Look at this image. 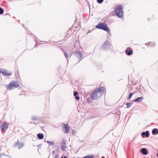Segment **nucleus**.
I'll list each match as a JSON object with an SVG mask.
<instances>
[{
	"mask_svg": "<svg viewBox=\"0 0 158 158\" xmlns=\"http://www.w3.org/2000/svg\"><path fill=\"white\" fill-rule=\"evenodd\" d=\"M104 88L103 87H99L95 89L90 95V98L94 100L100 98L104 93Z\"/></svg>",
	"mask_w": 158,
	"mask_h": 158,
	"instance_id": "f257e3e1",
	"label": "nucleus"
},
{
	"mask_svg": "<svg viewBox=\"0 0 158 158\" xmlns=\"http://www.w3.org/2000/svg\"><path fill=\"white\" fill-rule=\"evenodd\" d=\"M122 5H118L114 7V13L119 18H122L123 16L124 12Z\"/></svg>",
	"mask_w": 158,
	"mask_h": 158,
	"instance_id": "f03ea898",
	"label": "nucleus"
},
{
	"mask_svg": "<svg viewBox=\"0 0 158 158\" xmlns=\"http://www.w3.org/2000/svg\"><path fill=\"white\" fill-rule=\"evenodd\" d=\"M96 27L98 28L101 29L106 31H108L109 30L107 25L106 23H99L96 26Z\"/></svg>",
	"mask_w": 158,
	"mask_h": 158,
	"instance_id": "7ed1b4c3",
	"label": "nucleus"
},
{
	"mask_svg": "<svg viewBox=\"0 0 158 158\" xmlns=\"http://www.w3.org/2000/svg\"><path fill=\"white\" fill-rule=\"evenodd\" d=\"M19 85L16 82H11L9 85V88L10 89H12L14 88L18 87Z\"/></svg>",
	"mask_w": 158,
	"mask_h": 158,
	"instance_id": "20e7f679",
	"label": "nucleus"
},
{
	"mask_svg": "<svg viewBox=\"0 0 158 158\" xmlns=\"http://www.w3.org/2000/svg\"><path fill=\"white\" fill-rule=\"evenodd\" d=\"M74 54L76 57L79 60V62L82 59V54L81 52H74Z\"/></svg>",
	"mask_w": 158,
	"mask_h": 158,
	"instance_id": "39448f33",
	"label": "nucleus"
},
{
	"mask_svg": "<svg viewBox=\"0 0 158 158\" xmlns=\"http://www.w3.org/2000/svg\"><path fill=\"white\" fill-rule=\"evenodd\" d=\"M110 45L109 41H106L102 45V48L104 49H108L110 48Z\"/></svg>",
	"mask_w": 158,
	"mask_h": 158,
	"instance_id": "423d86ee",
	"label": "nucleus"
},
{
	"mask_svg": "<svg viewBox=\"0 0 158 158\" xmlns=\"http://www.w3.org/2000/svg\"><path fill=\"white\" fill-rule=\"evenodd\" d=\"M66 140L64 139L63 140L61 147V149L62 151H64L67 148L66 146Z\"/></svg>",
	"mask_w": 158,
	"mask_h": 158,
	"instance_id": "0eeeda50",
	"label": "nucleus"
},
{
	"mask_svg": "<svg viewBox=\"0 0 158 158\" xmlns=\"http://www.w3.org/2000/svg\"><path fill=\"white\" fill-rule=\"evenodd\" d=\"M8 128V126L7 125V123L5 122L3 123L0 126V129L2 131H3L5 130H6Z\"/></svg>",
	"mask_w": 158,
	"mask_h": 158,
	"instance_id": "6e6552de",
	"label": "nucleus"
},
{
	"mask_svg": "<svg viewBox=\"0 0 158 158\" xmlns=\"http://www.w3.org/2000/svg\"><path fill=\"white\" fill-rule=\"evenodd\" d=\"M142 136L144 137L143 136L145 135L146 137H148L149 136V132L148 131H147L146 132H143L141 134Z\"/></svg>",
	"mask_w": 158,
	"mask_h": 158,
	"instance_id": "1a4fd4ad",
	"label": "nucleus"
},
{
	"mask_svg": "<svg viewBox=\"0 0 158 158\" xmlns=\"http://www.w3.org/2000/svg\"><path fill=\"white\" fill-rule=\"evenodd\" d=\"M141 153L143 155H146L148 154L147 149L146 148H142L141 150Z\"/></svg>",
	"mask_w": 158,
	"mask_h": 158,
	"instance_id": "9d476101",
	"label": "nucleus"
},
{
	"mask_svg": "<svg viewBox=\"0 0 158 158\" xmlns=\"http://www.w3.org/2000/svg\"><path fill=\"white\" fill-rule=\"evenodd\" d=\"M125 53L127 55L130 56L133 53V52L132 50L130 49H129V50L128 49H126L125 50Z\"/></svg>",
	"mask_w": 158,
	"mask_h": 158,
	"instance_id": "9b49d317",
	"label": "nucleus"
},
{
	"mask_svg": "<svg viewBox=\"0 0 158 158\" xmlns=\"http://www.w3.org/2000/svg\"><path fill=\"white\" fill-rule=\"evenodd\" d=\"M65 131H64V133H68V132L69 131L70 127L69 126H68V125L65 124Z\"/></svg>",
	"mask_w": 158,
	"mask_h": 158,
	"instance_id": "f8f14e48",
	"label": "nucleus"
},
{
	"mask_svg": "<svg viewBox=\"0 0 158 158\" xmlns=\"http://www.w3.org/2000/svg\"><path fill=\"white\" fill-rule=\"evenodd\" d=\"M143 99V97L137 98L136 99L134 100V102H141Z\"/></svg>",
	"mask_w": 158,
	"mask_h": 158,
	"instance_id": "ddd939ff",
	"label": "nucleus"
},
{
	"mask_svg": "<svg viewBox=\"0 0 158 158\" xmlns=\"http://www.w3.org/2000/svg\"><path fill=\"white\" fill-rule=\"evenodd\" d=\"M37 137L39 139H41L43 138L44 135L43 134L41 133H39L37 135Z\"/></svg>",
	"mask_w": 158,
	"mask_h": 158,
	"instance_id": "4468645a",
	"label": "nucleus"
},
{
	"mask_svg": "<svg viewBox=\"0 0 158 158\" xmlns=\"http://www.w3.org/2000/svg\"><path fill=\"white\" fill-rule=\"evenodd\" d=\"M152 133L153 135H155L156 134L158 133V130L157 128L153 129L152 131Z\"/></svg>",
	"mask_w": 158,
	"mask_h": 158,
	"instance_id": "2eb2a0df",
	"label": "nucleus"
},
{
	"mask_svg": "<svg viewBox=\"0 0 158 158\" xmlns=\"http://www.w3.org/2000/svg\"><path fill=\"white\" fill-rule=\"evenodd\" d=\"M11 75V73H8V71H7L5 69V72L3 74V75L8 76H10Z\"/></svg>",
	"mask_w": 158,
	"mask_h": 158,
	"instance_id": "dca6fc26",
	"label": "nucleus"
},
{
	"mask_svg": "<svg viewBox=\"0 0 158 158\" xmlns=\"http://www.w3.org/2000/svg\"><path fill=\"white\" fill-rule=\"evenodd\" d=\"M133 102H127L126 103V105L127 106V108H129L133 104Z\"/></svg>",
	"mask_w": 158,
	"mask_h": 158,
	"instance_id": "f3484780",
	"label": "nucleus"
},
{
	"mask_svg": "<svg viewBox=\"0 0 158 158\" xmlns=\"http://www.w3.org/2000/svg\"><path fill=\"white\" fill-rule=\"evenodd\" d=\"M145 45H148V46H152L153 45L154 46V44L152 42H149L148 43H147L145 44Z\"/></svg>",
	"mask_w": 158,
	"mask_h": 158,
	"instance_id": "a211bd4d",
	"label": "nucleus"
},
{
	"mask_svg": "<svg viewBox=\"0 0 158 158\" xmlns=\"http://www.w3.org/2000/svg\"><path fill=\"white\" fill-rule=\"evenodd\" d=\"M46 142L47 143H48L49 144V145H53L54 144V141H46Z\"/></svg>",
	"mask_w": 158,
	"mask_h": 158,
	"instance_id": "6ab92c4d",
	"label": "nucleus"
},
{
	"mask_svg": "<svg viewBox=\"0 0 158 158\" xmlns=\"http://www.w3.org/2000/svg\"><path fill=\"white\" fill-rule=\"evenodd\" d=\"M94 155H91L90 156H84L83 158H93Z\"/></svg>",
	"mask_w": 158,
	"mask_h": 158,
	"instance_id": "aec40b11",
	"label": "nucleus"
},
{
	"mask_svg": "<svg viewBox=\"0 0 158 158\" xmlns=\"http://www.w3.org/2000/svg\"><path fill=\"white\" fill-rule=\"evenodd\" d=\"M4 12L3 9L2 7H0V15L2 14Z\"/></svg>",
	"mask_w": 158,
	"mask_h": 158,
	"instance_id": "412c9836",
	"label": "nucleus"
},
{
	"mask_svg": "<svg viewBox=\"0 0 158 158\" xmlns=\"http://www.w3.org/2000/svg\"><path fill=\"white\" fill-rule=\"evenodd\" d=\"M134 93H131L129 94V97H128V99H130L131 98L132 95L134 94Z\"/></svg>",
	"mask_w": 158,
	"mask_h": 158,
	"instance_id": "4be33fe9",
	"label": "nucleus"
},
{
	"mask_svg": "<svg viewBox=\"0 0 158 158\" xmlns=\"http://www.w3.org/2000/svg\"><path fill=\"white\" fill-rule=\"evenodd\" d=\"M5 70H3L2 69H0V73H2L3 75L4 73Z\"/></svg>",
	"mask_w": 158,
	"mask_h": 158,
	"instance_id": "5701e85b",
	"label": "nucleus"
},
{
	"mask_svg": "<svg viewBox=\"0 0 158 158\" xmlns=\"http://www.w3.org/2000/svg\"><path fill=\"white\" fill-rule=\"evenodd\" d=\"M64 54L66 58L67 59L69 57L68 53L66 52H64Z\"/></svg>",
	"mask_w": 158,
	"mask_h": 158,
	"instance_id": "b1692460",
	"label": "nucleus"
},
{
	"mask_svg": "<svg viewBox=\"0 0 158 158\" xmlns=\"http://www.w3.org/2000/svg\"><path fill=\"white\" fill-rule=\"evenodd\" d=\"M103 1V0H97V2L98 3H101Z\"/></svg>",
	"mask_w": 158,
	"mask_h": 158,
	"instance_id": "393cba45",
	"label": "nucleus"
},
{
	"mask_svg": "<svg viewBox=\"0 0 158 158\" xmlns=\"http://www.w3.org/2000/svg\"><path fill=\"white\" fill-rule=\"evenodd\" d=\"M78 94V93L77 92H76V91L75 92H74V94H73L74 96L75 97V96L76 97V96H77V95Z\"/></svg>",
	"mask_w": 158,
	"mask_h": 158,
	"instance_id": "a878e982",
	"label": "nucleus"
},
{
	"mask_svg": "<svg viewBox=\"0 0 158 158\" xmlns=\"http://www.w3.org/2000/svg\"><path fill=\"white\" fill-rule=\"evenodd\" d=\"M54 158H59V156L58 154H56Z\"/></svg>",
	"mask_w": 158,
	"mask_h": 158,
	"instance_id": "bb28decb",
	"label": "nucleus"
},
{
	"mask_svg": "<svg viewBox=\"0 0 158 158\" xmlns=\"http://www.w3.org/2000/svg\"><path fill=\"white\" fill-rule=\"evenodd\" d=\"M23 146V144H22L21 145L19 146V149L21 148Z\"/></svg>",
	"mask_w": 158,
	"mask_h": 158,
	"instance_id": "cd10ccee",
	"label": "nucleus"
},
{
	"mask_svg": "<svg viewBox=\"0 0 158 158\" xmlns=\"http://www.w3.org/2000/svg\"><path fill=\"white\" fill-rule=\"evenodd\" d=\"M76 98L77 100H79V97L78 96H76Z\"/></svg>",
	"mask_w": 158,
	"mask_h": 158,
	"instance_id": "c85d7f7f",
	"label": "nucleus"
},
{
	"mask_svg": "<svg viewBox=\"0 0 158 158\" xmlns=\"http://www.w3.org/2000/svg\"><path fill=\"white\" fill-rule=\"evenodd\" d=\"M55 152L54 151H53L52 152V153L53 155H54L55 154Z\"/></svg>",
	"mask_w": 158,
	"mask_h": 158,
	"instance_id": "c756f323",
	"label": "nucleus"
},
{
	"mask_svg": "<svg viewBox=\"0 0 158 158\" xmlns=\"http://www.w3.org/2000/svg\"><path fill=\"white\" fill-rule=\"evenodd\" d=\"M32 119L33 120H37L35 118H32Z\"/></svg>",
	"mask_w": 158,
	"mask_h": 158,
	"instance_id": "7c9ffc66",
	"label": "nucleus"
},
{
	"mask_svg": "<svg viewBox=\"0 0 158 158\" xmlns=\"http://www.w3.org/2000/svg\"><path fill=\"white\" fill-rule=\"evenodd\" d=\"M61 158H63V156H62ZM64 158H67V157L64 156Z\"/></svg>",
	"mask_w": 158,
	"mask_h": 158,
	"instance_id": "2f4dec72",
	"label": "nucleus"
},
{
	"mask_svg": "<svg viewBox=\"0 0 158 158\" xmlns=\"http://www.w3.org/2000/svg\"><path fill=\"white\" fill-rule=\"evenodd\" d=\"M89 98H88V99H87V102H89Z\"/></svg>",
	"mask_w": 158,
	"mask_h": 158,
	"instance_id": "473e14b6",
	"label": "nucleus"
},
{
	"mask_svg": "<svg viewBox=\"0 0 158 158\" xmlns=\"http://www.w3.org/2000/svg\"><path fill=\"white\" fill-rule=\"evenodd\" d=\"M156 156L157 157H158V153H157L156 155Z\"/></svg>",
	"mask_w": 158,
	"mask_h": 158,
	"instance_id": "72a5a7b5",
	"label": "nucleus"
},
{
	"mask_svg": "<svg viewBox=\"0 0 158 158\" xmlns=\"http://www.w3.org/2000/svg\"><path fill=\"white\" fill-rule=\"evenodd\" d=\"M18 143H16L15 144V146H16V145H17L18 144Z\"/></svg>",
	"mask_w": 158,
	"mask_h": 158,
	"instance_id": "f704fd0d",
	"label": "nucleus"
},
{
	"mask_svg": "<svg viewBox=\"0 0 158 158\" xmlns=\"http://www.w3.org/2000/svg\"><path fill=\"white\" fill-rule=\"evenodd\" d=\"M8 15V13H6V14H5V15Z\"/></svg>",
	"mask_w": 158,
	"mask_h": 158,
	"instance_id": "c9c22d12",
	"label": "nucleus"
},
{
	"mask_svg": "<svg viewBox=\"0 0 158 158\" xmlns=\"http://www.w3.org/2000/svg\"><path fill=\"white\" fill-rule=\"evenodd\" d=\"M102 158H105V157L103 156L102 157Z\"/></svg>",
	"mask_w": 158,
	"mask_h": 158,
	"instance_id": "e433bc0d",
	"label": "nucleus"
}]
</instances>
